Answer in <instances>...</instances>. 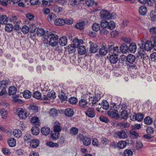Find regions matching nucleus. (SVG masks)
<instances>
[{
  "label": "nucleus",
  "instance_id": "obj_24",
  "mask_svg": "<svg viewBox=\"0 0 156 156\" xmlns=\"http://www.w3.org/2000/svg\"><path fill=\"white\" fill-rule=\"evenodd\" d=\"M83 144L86 146H88L91 143V140L90 137L85 136L84 138L82 140Z\"/></svg>",
  "mask_w": 156,
  "mask_h": 156
},
{
  "label": "nucleus",
  "instance_id": "obj_25",
  "mask_svg": "<svg viewBox=\"0 0 156 156\" xmlns=\"http://www.w3.org/2000/svg\"><path fill=\"white\" fill-rule=\"evenodd\" d=\"M86 22L85 21L77 23L75 25V27L80 30H82L84 29V26L86 24Z\"/></svg>",
  "mask_w": 156,
  "mask_h": 156
},
{
  "label": "nucleus",
  "instance_id": "obj_36",
  "mask_svg": "<svg viewBox=\"0 0 156 156\" xmlns=\"http://www.w3.org/2000/svg\"><path fill=\"white\" fill-rule=\"evenodd\" d=\"M120 49L122 53H126L128 50V48L126 44H123L120 46Z\"/></svg>",
  "mask_w": 156,
  "mask_h": 156
},
{
  "label": "nucleus",
  "instance_id": "obj_23",
  "mask_svg": "<svg viewBox=\"0 0 156 156\" xmlns=\"http://www.w3.org/2000/svg\"><path fill=\"white\" fill-rule=\"evenodd\" d=\"M16 140L13 138H10L8 140L9 145L10 147H13L16 145Z\"/></svg>",
  "mask_w": 156,
  "mask_h": 156
},
{
  "label": "nucleus",
  "instance_id": "obj_53",
  "mask_svg": "<svg viewBox=\"0 0 156 156\" xmlns=\"http://www.w3.org/2000/svg\"><path fill=\"white\" fill-rule=\"evenodd\" d=\"M77 101V99L74 97H71L69 100V102L70 104L73 105L76 104Z\"/></svg>",
  "mask_w": 156,
  "mask_h": 156
},
{
  "label": "nucleus",
  "instance_id": "obj_4",
  "mask_svg": "<svg viewBox=\"0 0 156 156\" xmlns=\"http://www.w3.org/2000/svg\"><path fill=\"white\" fill-rule=\"evenodd\" d=\"M55 92L53 91H44L42 94V100H49L56 98Z\"/></svg>",
  "mask_w": 156,
  "mask_h": 156
},
{
  "label": "nucleus",
  "instance_id": "obj_59",
  "mask_svg": "<svg viewBox=\"0 0 156 156\" xmlns=\"http://www.w3.org/2000/svg\"><path fill=\"white\" fill-rule=\"evenodd\" d=\"M26 16L27 18L30 21H33L34 20V16L31 13H27Z\"/></svg>",
  "mask_w": 156,
  "mask_h": 156
},
{
  "label": "nucleus",
  "instance_id": "obj_35",
  "mask_svg": "<svg viewBox=\"0 0 156 156\" xmlns=\"http://www.w3.org/2000/svg\"><path fill=\"white\" fill-rule=\"evenodd\" d=\"M150 16L152 21L154 22H156V12L152 11L150 13Z\"/></svg>",
  "mask_w": 156,
  "mask_h": 156
},
{
  "label": "nucleus",
  "instance_id": "obj_63",
  "mask_svg": "<svg viewBox=\"0 0 156 156\" xmlns=\"http://www.w3.org/2000/svg\"><path fill=\"white\" fill-rule=\"evenodd\" d=\"M108 28L112 30L115 27V23L112 21H110L108 22Z\"/></svg>",
  "mask_w": 156,
  "mask_h": 156
},
{
  "label": "nucleus",
  "instance_id": "obj_22",
  "mask_svg": "<svg viewBox=\"0 0 156 156\" xmlns=\"http://www.w3.org/2000/svg\"><path fill=\"white\" fill-rule=\"evenodd\" d=\"M50 131V129L48 127H44L41 129V132L44 135L46 136L48 135Z\"/></svg>",
  "mask_w": 156,
  "mask_h": 156
},
{
  "label": "nucleus",
  "instance_id": "obj_16",
  "mask_svg": "<svg viewBox=\"0 0 156 156\" xmlns=\"http://www.w3.org/2000/svg\"><path fill=\"white\" fill-rule=\"evenodd\" d=\"M83 43V41L82 39H79L77 38H75L73 41V44L76 48H77L80 45Z\"/></svg>",
  "mask_w": 156,
  "mask_h": 156
},
{
  "label": "nucleus",
  "instance_id": "obj_47",
  "mask_svg": "<svg viewBox=\"0 0 156 156\" xmlns=\"http://www.w3.org/2000/svg\"><path fill=\"white\" fill-rule=\"evenodd\" d=\"M126 143L124 141H119L117 144L118 147L120 149L124 148L126 147Z\"/></svg>",
  "mask_w": 156,
  "mask_h": 156
},
{
  "label": "nucleus",
  "instance_id": "obj_62",
  "mask_svg": "<svg viewBox=\"0 0 156 156\" xmlns=\"http://www.w3.org/2000/svg\"><path fill=\"white\" fill-rule=\"evenodd\" d=\"M2 152L5 155H9L10 154L11 152L9 150L6 148H3L2 149Z\"/></svg>",
  "mask_w": 156,
  "mask_h": 156
},
{
  "label": "nucleus",
  "instance_id": "obj_56",
  "mask_svg": "<svg viewBox=\"0 0 156 156\" xmlns=\"http://www.w3.org/2000/svg\"><path fill=\"white\" fill-rule=\"evenodd\" d=\"M130 136L133 138H136L138 136V133L136 131L133 129L130 130Z\"/></svg>",
  "mask_w": 156,
  "mask_h": 156
},
{
  "label": "nucleus",
  "instance_id": "obj_7",
  "mask_svg": "<svg viewBox=\"0 0 156 156\" xmlns=\"http://www.w3.org/2000/svg\"><path fill=\"white\" fill-rule=\"evenodd\" d=\"M10 83V82L8 80H3L0 82V89L2 90L0 93V96L3 95V92L5 94V93L6 91L4 90V89L7 87Z\"/></svg>",
  "mask_w": 156,
  "mask_h": 156
},
{
  "label": "nucleus",
  "instance_id": "obj_12",
  "mask_svg": "<svg viewBox=\"0 0 156 156\" xmlns=\"http://www.w3.org/2000/svg\"><path fill=\"white\" fill-rule=\"evenodd\" d=\"M86 115L90 118H93L95 115V113L93 108H89L85 112Z\"/></svg>",
  "mask_w": 156,
  "mask_h": 156
},
{
  "label": "nucleus",
  "instance_id": "obj_37",
  "mask_svg": "<svg viewBox=\"0 0 156 156\" xmlns=\"http://www.w3.org/2000/svg\"><path fill=\"white\" fill-rule=\"evenodd\" d=\"M8 19L5 15H2L0 18V22L1 24H6L8 22Z\"/></svg>",
  "mask_w": 156,
  "mask_h": 156
},
{
  "label": "nucleus",
  "instance_id": "obj_10",
  "mask_svg": "<svg viewBox=\"0 0 156 156\" xmlns=\"http://www.w3.org/2000/svg\"><path fill=\"white\" fill-rule=\"evenodd\" d=\"M89 44H90V51L91 53H94L98 51V47L97 44L91 41L89 42Z\"/></svg>",
  "mask_w": 156,
  "mask_h": 156
},
{
  "label": "nucleus",
  "instance_id": "obj_57",
  "mask_svg": "<svg viewBox=\"0 0 156 156\" xmlns=\"http://www.w3.org/2000/svg\"><path fill=\"white\" fill-rule=\"evenodd\" d=\"M31 135L29 134H27L24 136V140L25 142H30L31 140Z\"/></svg>",
  "mask_w": 156,
  "mask_h": 156
},
{
  "label": "nucleus",
  "instance_id": "obj_28",
  "mask_svg": "<svg viewBox=\"0 0 156 156\" xmlns=\"http://www.w3.org/2000/svg\"><path fill=\"white\" fill-rule=\"evenodd\" d=\"M58 97L62 101H67V96L66 94L62 91L59 93Z\"/></svg>",
  "mask_w": 156,
  "mask_h": 156
},
{
  "label": "nucleus",
  "instance_id": "obj_55",
  "mask_svg": "<svg viewBox=\"0 0 156 156\" xmlns=\"http://www.w3.org/2000/svg\"><path fill=\"white\" fill-rule=\"evenodd\" d=\"M92 28L93 30L97 31L100 29V26L98 23H94L92 26Z\"/></svg>",
  "mask_w": 156,
  "mask_h": 156
},
{
  "label": "nucleus",
  "instance_id": "obj_58",
  "mask_svg": "<svg viewBox=\"0 0 156 156\" xmlns=\"http://www.w3.org/2000/svg\"><path fill=\"white\" fill-rule=\"evenodd\" d=\"M144 122L145 124L150 125L152 123V120L151 117L148 116L145 118Z\"/></svg>",
  "mask_w": 156,
  "mask_h": 156
},
{
  "label": "nucleus",
  "instance_id": "obj_48",
  "mask_svg": "<svg viewBox=\"0 0 156 156\" xmlns=\"http://www.w3.org/2000/svg\"><path fill=\"white\" fill-rule=\"evenodd\" d=\"M121 116L122 119H126L128 117V112L126 110H123L121 112Z\"/></svg>",
  "mask_w": 156,
  "mask_h": 156
},
{
  "label": "nucleus",
  "instance_id": "obj_45",
  "mask_svg": "<svg viewBox=\"0 0 156 156\" xmlns=\"http://www.w3.org/2000/svg\"><path fill=\"white\" fill-rule=\"evenodd\" d=\"M13 26L11 24H6L5 26V30L8 32H11L13 30Z\"/></svg>",
  "mask_w": 156,
  "mask_h": 156
},
{
  "label": "nucleus",
  "instance_id": "obj_30",
  "mask_svg": "<svg viewBox=\"0 0 156 156\" xmlns=\"http://www.w3.org/2000/svg\"><path fill=\"white\" fill-rule=\"evenodd\" d=\"M39 142L38 140H33L30 142V146L32 147L36 148L39 144Z\"/></svg>",
  "mask_w": 156,
  "mask_h": 156
},
{
  "label": "nucleus",
  "instance_id": "obj_6",
  "mask_svg": "<svg viewBox=\"0 0 156 156\" xmlns=\"http://www.w3.org/2000/svg\"><path fill=\"white\" fill-rule=\"evenodd\" d=\"M138 45L141 49L147 51L151 50L153 47L152 43L149 41H147L144 46L142 43L139 44Z\"/></svg>",
  "mask_w": 156,
  "mask_h": 156
},
{
  "label": "nucleus",
  "instance_id": "obj_61",
  "mask_svg": "<svg viewBox=\"0 0 156 156\" xmlns=\"http://www.w3.org/2000/svg\"><path fill=\"white\" fill-rule=\"evenodd\" d=\"M108 22L106 20H103L101 22L100 25L101 27L103 28L108 27Z\"/></svg>",
  "mask_w": 156,
  "mask_h": 156
},
{
  "label": "nucleus",
  "instance_id": "obj_51",
  "mask_svg": "<svg viewBox=\"0 0 156 156\" xmlns=\"http://www.w3.org/2000/svg\"><path fill=\"white\" fill-rule=\"evenodd\" d=\"M46 144L47 146L51 147H58L59 146L58 143H54L51 141L47 142Z\"/></svg>",
  "mask_w": 156,
  "mask_h": 156
},
{
  "label": "nucleus",
  "instance_id": "obj_1",
  "mask_svg": "<svg viewBox=\"0 0 156 156\" xmlns=\"http://www.w3.org/2000/svg\"><path fill=\"white\" fill-rule=\"evenodd\" d=\"M58 38L57 35L48 31L44 37V38L48 41L49 44L53 47L56 46L58 44Z\"/></svg>",
  "mask_w": 156,
  "mask_h": 156
},
{
  "label": "nucleus",
  "instance_id": "obj_31",
  "mask_svg": "<svg viewBox=\"0 0 156 156\" xmlns=\"http://www.w3.org/2000/svg\"><path fill=\"white\" fill-rule=\"evenodd\" d=\"M13 135L17 138H20L22 135L21 131L19 129H16L14 130L13 133Z\"/></svg>",
  "mask_w": 156,
  "mask_h": 156
},
{
  "label": "nucleus",
  "instance_id": "obj_32",
  "mask_svg": "<svg viewBox=\"0 0 156 156\" xmlns=\"http://www.w3.org/2000/svg\"><path fill=\"white\" fill-rule=\"evenodd\" d=\"M110 62L113 64L116 63L118 61V58L117 55H112L110 57Z\"/></svg>",
  "mask_w": 156,
  "mask_h": 156
},
{
  "label": "nucleus",
  "instance_id": "obj_27",
  "mask_svg": "<svg viewBox=\"0 0 156 156\" xmlns=\"http://www.w3.org/2000/svg\"><path fill=\"white\" fill-rule=\"evenodd\" d=\"M33 97L36 99L42 100V95H41V93L38 91L34 92L33 94Z\"/></svg>",
  "mask_w": 156,
  "mask_h": 156
},
{
  "label": "nucleus",
  "instance_id": "obj_43",
  "mask_svg": "<svg viewBox=\"0 0 156 156\" xmlns=\"http://www.w3.org/2000/svg\"><path fill=\"white\" fill-rule=\"evenodd\" d=\"M127 61L130 63H133L135 60V57L132 54H129L127 56Z\"/></svg>",
  "mask_w": 156,
  "mask_h": 156
},
{
  "label": "nucleus",
  "instance_id": "obj_44",
  "mask_svg": "<svg viewBox=\"0 0 156 156\" xmlns=\"http://www.w3.org/2000/svg\"><path fill=\"white\" fill-rule=\"evenodd\" d=\"M16 88L14 86L10 87L9 90V93L10 95H13L16 93Z\"/></svg>",
  "mask_w": 156,
  "mask_h": 156
},
{
  "label": "nucleus",
  "instance_id": "obj_13",
  "mask_svg": "<svg viewBox=\"0 0 156 156\" xmlns=\"http://www.w3.org/2000/svg\"><path fill=\"white\" fill-rule=\"evenodd\" d=\"M108 115L112 118L119 119V114L115 111L110 110L108 111Z\"/></svg>",
  "mask_w": 156,
  "mask_h": 156
},
{
  "label": "nucleus",
  "instance_id": "obj_8",
  "mask_svg": "<svg viewBox=\"0 0 156 156\" xmlns=\"http://www.w3.org/2000/svg\"><path fill=\"white\" fill-rule=\"evenodd\" d=\"M114 134L116 137L122 139H125L128 136L126 132L123 130H121L115 132Z\"/></svg>",
  "mask_w": 156,
  "mask_h": 156
},
{
  "label": "nucleus",
  "instance_id": "obj_50",
  "mask_svg": "<svg viewBox=\"0 0 156 156\" xmlns=\"http://www.w3.org/2000/svg\"><path fill=\"white\" fill-rule=\"evenodd\" d=\"M76 47L72 44L69 45L68 47V51L69 53H73L75 51Z\"/></svg>",
  "mask_w": 156,
  "mask_h": 156
},
{
  "label": "nucleus",
  "instance_id": "obj_52",
  "mask_svg": "<svg viewBox=\"0 0 156 156\" xmlns=\"http://www.w3.org/2000/svg\"><path fill=\"white\" fill-rule=\"evenodd\" d=\"M29 28L30 32L32 33H35L37 28H36V26L34 24H32L30 25Z\"/></svg>",
  "mask_w": 156,
  "mask_h": 156
},
{
  "label": "nucleus",
  "instance_id": "obj_46",
  "mask_svg": "<svg viewBox=\"0 0 156 156\" xmlns=\"http://www.w3.org/2000/svg\"><path fill=\"white\" fill-rule=\"evenodd\" d=\"M56 18V16L53 13H50L48 16V21L50 22L53 21Z\"/></svg>",
  "mask_w": 156,
  "mask_h": 156
},
{
  "label": "nucleus",
  "instance_id": "obj_11",
  "mask_svg": "<svg viewBox=\"0 0 156 156\" xmlns=\"http://www.w3.org/2000/svg\"><path fill=\"white\" fill-rule=\"evenodd\" d=\"M109 50L110 52L114 55H117L119 53L118 47H114L112 45H111L109 47Z\"/></svg>",
  "mask_w": 156,
  "mask_h": 156
},
{
  "label": "nucleus",
  "instance_id": "obj_15",
  "mask_svg": "<svg viewBox=\"0 0 156 156\" xmlns=\"http://www.w3.org/2000/svg\"><path fill=\"white\" fill-rule=\"evenodd\" d=\"M107 48H108L105 46H103L100 48L99 53L101 56H104L108 52Z\"/></svg>",
  "mask_w": 156,
  "mask_h": 156
},
{
  "label": "nucleus",
  "instance_id": "obj_40",
  "mask_svg": "<svg viewBox=\"0 0 156 156\" xmlns=\"http://www.w3.org/2000/svg\"><path fill=\"white\" fill-rule=\"evenodd\" d=\"M32 133L35 135H37L40 133V129L36 126L33 127L31 129Z\"/></svg>",
  "mask_w": 156,
  "mask_h": 156
},
{
  "label": "nucleus",
  "instance_id": "obj_18",
  "mask_svg": "<svg viewBox=\"0 0 156 156\" xmlns=\"http://www.w3.org/2000/svg\"><path fill=\"white\" fill-rule=\"evenodd\" d=\"M65 115L67 117H71L74 114V111L72 109L68 108L65 110Z\"/></svg>",
  "mask_w": 156,
  "mask_h": 156
},
{
  "label": "nucleus",
  "instance_id": "obj_49",
  "mask_svg": "<svg viewBox=\"0 0 156 156\" xmlns=\"http://www.w3.org/2000/svg\"><path fill=\"white\" fill-rule=\"evenodd\" d=\"M78 129L76 127H73L71 128L70 130V134L72 135H75L78 133Z\"/></svg>",
  "mask_w": 156,
  "mask_h": 156
},
{
  "label": "nucleus",
  "instance_id": "obj_19",
  "mask_svg": "<svg viewBox=\"0 0 156 156\" xmlns=\"http://www.w3.org/2000/svg\"><path fill=\"white\" fill-rule=\"evenodd\" d=\"M36 32L38 36H43L44 38L45 34L47 32H45V31L42 28H37Z\"/></svg>",
  "mask_w": 156,
  "mask_h": 156
},
{
  "label": "nucleus",
  "instance_id": "obj_3",
  "mask_svg": "<svg viewBox=\"0 0 156 156\" xmlns=\"http://www.w3.org/2000/svg\"><path fill=\"white\" fill-rule=\"evenodd\" d=\"M116 14L115 13L110 14L106 9H104L101 10L100 12V16L101 18L110 20L111 19H114L116 17Z\"/></svg>",
  "mask_w": 156,
  "mask_h": 156
},
{
  "label": "nucleus",
  "instance_id": "obj_60",
  "mask_svg": "<svg viewBox=\"0 0 156 156\" xmlns=\"http://www.w3.org/2000/svg\"><path fill=\"white\" fill-rule=\"evenodd\" d=\"M63 10L62 8L58 5L55 6L54 9V11L55 12L58 13L61 12Z\"/></svg>",
  "mask_w": 156,
  "mask_h": 156
},
{
  "label": "nucleus",
  "instance_id": "obj_5",
  "mask_svg": "<svg viewBox=\"0 0 156 156\" xmlns=\"http://www.w3.org/2000/svg\"><path fill=\"white\" fill-rule=\"evenodd\" d=\"M10 22L13 23V26L14 27V29L15 30H18L21 28L20 26V21L17 19L16 16L11 17L9 19Z\"/></svg>",
  "mask_w": 156,
  "mask_h": 156
},
{
  "label": "nucleus",
  "instance_id": "obj_21",
  "mask_svg": "<svg viewBox=\"0 0 156 156\" xmlns=\"http://www.w3.org/2000/svg\"><path fill=\"white\" fill-rule=\"evenodd\" d=\"M136 44L134 43H132L130 44L128 50L131 52L133 53L136 51Z\"/></svg>",
  "mask_w": 156,
  "mask_h": 156
},
{
  "label": "nucleus",
  "instance_id": "obj_29",
  "mask_svg": "<svg viewBox=\"0 0 156 156\" xmlns=\"http://www.w3.org/2000/svg\"><path fill=\"white\" fill-rule=\"evenodd\" d=\"M51 137L53 139L56 140L59 136V132L54 130L52 131L51 132Z\"/></svg>",
  "mask_w": 156,
  "mask_h": 156
},
{
  "label": "nucleus",
  "instance_id": "obj_26",
  "mask_svg": "<svg viewBox=\"0 0 156 156\" xmlns=\"http://www.w3.org/2000/svg\"><path fill=\"white\" fill-rule=\"evenodd\" d=\"M77 51L79 54L81 55H84L86 52L85 47L84 46H80Z\"/></svg>",
  "mask_w": 156,
  "mask_h": 156
},
{
  "label": "nucleus",
  "instance_id": "obj_33",
  "mask_svg": "<svg viewBox=\"0 0 156 156\" xmlns=\"http://www.w3.org/2000/svg\"><path fill=\"white\" fill-rule=\"evenodd\" d=\"M23 97L26 99H28L31 97L32 94L30 91L28 90H26L23 91Z\"/></svg>",
  "mask_w": 156,
  "mask_h": 156
},
{
  "label": "nucleus",
  "instance_id": "obj_2",
  "mask_svg": "<svg viewBox=\"0 0 156 156\" xmlns=\"http://www.w3.org/2000/svg\"><path fill=\"white\" fill-rule=\"evenodd\" d=\"M86 98L89 100L90 103L93 105L96 104V102L101 98L100 93L95 92L94 95H93L91 93L87 92L85 94Z\"/></svg>",
  "mask_w": 156,
  "mask_h": 156
},
{
  "label": "nucleus",
  "instance_id": "obj_41",
  "mask_svg": "<svg viewBox=\"0 0 156 156\" xmlns=\"http://www.w3.org/2000/svg\"><path fill=\"white\" fill-rule=\"evenodd\" d=\"M55 24L56 25H62L64 24V20L59 18L56 19L55 21Z\"/></svg>",
  "mask_w": 156,
  "mask_h": 156
},
{
  "label": "nucleus",
  "instance_id": "obj_39",
  "mask_svg": "<svg viewBox=\"0 0 156 156\" xmlns=\"http://www.w3.org/2000/svg\"><path fill=\"white\" fill-rule=\"evenodd\" d=\"M101 106L103 109L107 110L109 107V103L107 101L104 100L101 103Z\"/></svg>",
  "mask_w": 156,
  "mask_h": 156
},
{
  "label": "nucleus",
  "instance_id": "obj_34",
  "mask_svg": "<svg viewBox=\"0 0 156 156\" xmlns=\"http://www.w3.org/2000/svg\"><path fill=\"white\" fill-rule=\"evenodd\" d=\"M54 131H55L58 132H59L62 129L61 127V124L59 123L58 122H55L54 126Z\"/></svg>",
  "mask_w": 156,
  "mask_h": 156
},
{
  "label": "nucleus",
  "instance_id": "obj_14",
  "mask_svg": "<svg viewBox=\"0 0 156 156\" xmlns=\"http://www.w3.org/2000/svg\"><path fill=\"white\" fill-rule=\"evenodd\" d=\"M88 101L86 99H81L79 102V106L81 108H84L87 107Z\"/></svg>",
  "mask_w": 156,
  "mask_h": 156
},
{
  "label": "nucleus",
  "instance_id": "obj_64",
  "mask_svg": "<svg viewBox=\"0 0 156 156\" xmlns=\"http://www.w3.org/2000/svg\"><path fill=\"white\" fill-rule=\"evenodd\" d=\"M22 30L23 34H26L29 31V28L27 26L25 25L22 28Z\"/></svg>",
  "mask_w": 156,
  "mask_h": 156
},
{
  "label": "nucleus",
  "instance_id": "obj_42",
  "mask_svg": "<svg viewBox=\"0 0 156 156\" xmlns=\"http://www.w3.org/2000/svg\"><path fill=\"white\" fill-rule=\"evenodd\" d=\"M117 125L121 129H123L129 127V125L127 122H122L117 124Z\"/></svg>",
  "mask_w": 156,
  "mask_h": 156
},
{
  "label": "nucleus",
  "instance_id": "obj_20",
  "mask_svg": "<svg viewBox=\"0 0 156 156\" xmlns=\"http://www.w3.org/2000/svg\"><path fill=\"white\" fill-rule=\"evenodd\" d=\"M147 9L144 5H142L140 6L139 10L140 14L141 15H145L147 12Z\"/></svg>",
  "mask_w": 156,
  "mask_h": 156
},
{
  "label": "nucleus",
  "instance_id": "obj_9",
  "mask_svg": "<svg viewBox=\"0 0 156 156\" xmlns=\"http://www.w3.org/2000/svg\"><path fill=\"white\" fill-rule=\"evenodd\" d=\"M18 115L20 118L25 119L27 116V111L23 109H19L18 110Z\"/></svg>",
  "mask_w": 156,
  "mask_h": 156
},
{
  "label": "nucleus",
  "instance_id": "obj_54",
  "mask_svg": "<svg viewBox=\"0 0 156 156\" xmlns=\"http://www.w3.org/2000/svg\"><path fill=\"white\" fill-rule=\"evenodd\" d=\"M133 154V152L129 149L125 150L123 153V155L124 156H132Z\"/></svg>",
  "mask_w": 156,
  "mask_h": 156
},
{
  "label": "nucleus",
  "instance_id": "obj_17",
  "mask_svg": "<svg viewBox=\"0 0 156 156\" xmlns=\"http://www.w3.org/2000/svg\"><path fill=\"white\" fill-rule=\"evenodd\" d=\"M60 45L62 46H65L67 43V40L66 37L65 36H62L60 38L59 41Z\"/></svg>",
  "mask_w": 156,
  "mask_h": 156
},
{
  "label": "nucleus",
  "instance_id": "obj_38",
  "mask_svg": "<svg viewBox=\"0 0 156 156\" xmlns=\"http://www.w3.org/2000/svg\"><path fill=\"white\" fill-rule=\"evenodd\" d=\"M31 123H34L35 125H38L39 123V120L38 118L36 116H33L30 118Z\"/></svg>",
  "mask_w": 156,
  "mask_h": 156
}]
</instances>
